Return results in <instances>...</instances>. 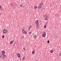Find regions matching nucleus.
<instances>
[{
  "mask_svg": "<svg viewBox=\"0 0 61 61\" xmlns=\"http://www.w3.org/2000/svg\"><path fill=\"white\" fill-rule=\"evenodd\" d=\"M2 55L4 57H5L6 56L5 55V51H2Z\"/></svg>",
  "mask_w": 61,
  "mask_h": 61,
  "instance_id": "nucleus-1",
  "label": "nucleus"
},
{
  "mask_svg": "<svg viewBox=\"0 0 61 61\" xmlns=\"http://www.w3.org/2000/svg\"><path fill=\"white\" fill-rule=\"evenodd\" d=\"M8 32V30H5V29H4L3 30V33L4 34L6 33H7Z\"/></svg>",
  "mask_w": 61,
  "mask_h": 61,
  "instance_id": "nucleus-2",
  "label": "nucleus"
},
{
  "mask_svg": "<svg viewBox=\"0 0 61 61\" xmlns=\"http://www.w3.org/2000/svg\"><path fill=\"white\" fill-rule=\"evenodd\" d=\"M22 33L23 34H26V32L24 30V29H22Z\"/></svg>",
  "mask_w": 61,
  "mask_h": 61,
  "instance_id": "nucleus-3",
  "label": "nucleus"
},
{
  "mask_svg": "<svg viewBox=\"0 0 61 61\" xmlns=\"http://www.w3.org/2000/svg\"><path fill=\"white\" fill-rule=\"evenodd\" d=\"M46 33L45 32H44L42 35V36L43 37H45L46 36Z\"/></svg>",
  "mask_w": 61,
  "mask_h": 61,
  "instance_id": "nucleus-4",
  "label": "nucleus"
},
{
  "mask_svg": "<svg viewBox=\"0 0 61 61\" xmlns=\"http://www.w3.org/2000/svg\"><path fill=\"white\" fill-rule=\"evenodd\" d=\"M45 16L46 18L45 19V20H48V19H47V18H48V17L46 15H45Z\"/></svg>",
  "mask_w": 61,
  "mask_h": 61,
  "instance_id": "nucleus-5",
  "label": "nucleus"
},
{
  "mask_svg": "<svg viewBox=\"0 0 61 61\" xmlns=\"http://www.w3.org/2000/svg\"><path fill=\"white\" fill-rule=\"evenodd\" d=\"M17 56H18V57H20V56H21L20 54H19V53H17Z\"/></svg>",
  "mask_w": 61,
  "mask_h": 61,
  "instance_id": "nucleus-6",
  "label": "nucleus"
},
{
  "mask_svg": "<svg viewBox=\"0 0 61 61\" xmlns=\"http://www.w3.org/2000/svg\"><path fill=\"white\" fill-rule=\"evenodd\" d=\"M36 27L37 29H39V24H37L36 25Z\"/></svg>",
  "mask_w": 61,
  "mask_h": 61,
  "instance_id": "nucleus-7",
  "label": "nucleus"
},
{
  "mask_svg": "<svg viewBox=\"0 0 61 61\" xmlns=\"http://www.w3.org/2000/svg\"><path fill=\"white\" fill-rule=\"evenodd\" d=\"M35 23L37 25V24H38V20H37L36 21H35Z\"/></svg>",
  "mask_w": 61,
  "mask_h": 61,
  "instance_id": "nucleus-8",
  "label": "nucleus"
},
{
  "mask_svg": "<svg viewBox=\"0 0 61 61\" xmlns=\"http://www.w3.org/2000/svg\"><path fill=\"white\" fill-rule=\"evenodd\" d=\"M43 3H42L40 5L41 6V7H42V6H43Z\"/></svg>",
  "mask_w": 61,
  "mask_h": 61,
  "instance_id": "nucleus-9",
  "label": "nucleus"
},
{
  "mask_svg": "<svg viewBox=\"0 0 61 61\" xmlns=\"http://www.w3.org/2000/svg\"><path fill=\"white\" fill-rule=\"evenodd\" d=\"M14 41H11L10 42V44L11 45V44H13V42H14Z\"/></svg>",
  "mask_w": 61,
  "mask_h": 61,
  "instance_id": "nucleus-10",
  "label": "nucleus"
},
{
  "mask_svg": "<svg viewBox=\"0 0 61 61\" xmlns=\"http://www.w3.org/2000/svg\"><path fill=\"white\" fill-rule=\"evenodd\" d=\"M41 6L40 5L39 6H38V8H41Z\"/></svg>",
  "mask_w": 61,
  "mask_h": 61,
  "instance_id": "nucleus-11",
  "label": "nucleus"
},
{
  "mask_svg": "<svg viewBox=\"0 0 61 61\" xmlns=\"http://www.w3.org/2000/svg\"><path fill=\"white\" fill-rule=\"evenodd\" d=\"M50 52L51 53H53V50H51V51H50Z\"/></svg>",
  "mask_w": 61,
  "mask_h": 61,
  "instance_id": "nucleus-12",
  "label": "nucleus"
},
{
  "mask_svg": "<svg viewBox=\"0 0 61 61\" xmlns=\"http://www.w3.org/2000/svg\"><path fill=\"white\" fill-rule=\"evenodd\" d=\"M32 54H34L35 53V51H33L32 52Z\"/></svg>",
  "mask_w": 61,
  "mask_h": 61,
  "instance_id": "nucleus-13",
  "label": "nucleus"
},
{
  "mask_svg": "<svg viewBox=\"0 0 61 61\" xmlns=\"http://www.w3.org/2000/svg\"><path fill=\"white\" fill-rule=\"evenodd\" d=\"M37 8V6H35L34 7V8H35V9H36Z\"/></svg>",
  "mask_w": 61,
  "mask_h": 61,
  "instance_id": "nucleus-14",
  "label": "nucleus"
},
{
  "mask_svg": "<svg viewBox=\"0 0 61 61\" xmlns=\"http://www.w3.org/2000/svg\"><path fill=\"white\" fill-rule=\"evenodd\" d=\"M44 27L45 28H46V25H45L44 26Z\"/></svg>",
  "mask_w": 61,
  "mask_h": 61,
  "instance_id": "nucleus-15",
  "label": "nucleus"
},
{
  "mask_svg": "<svg viewBox=\"0 0 61 61\" xmlns=\"http://www.w3.org/2000/svg\"><path fill=\"white\" fill-rule=\"evenodd\" d=\"M25 57H23L22 58V60H25Z\"/></svg>",
  "mask_w": 61,
  "mask_h": 61,
  "instance_id": "nucleus-16",
  "label": "nucleus"
},
{
  "mask_svg": "<svg viewBox=\"0 0 61 61\" xmlns=\"http://www.w3.org/2000/svg\"><path fill=\"white\" fill-rule=\"evenodd\" d=\"M4 37H5V36H4V35H3L2 37V38H4Z\"/></svg>",
  "mask_w": 61,
  "mask_h": 61,
  "instance_id": "nucleus-17",
  "label": "nucleus"
},
{
  "mask_svg": "<svg viewBox=\"0 0 61 61\" xmlns=\"http://www.w3.org/2000/svg\"><path fill=\"white\" fill-rule=\"evenodd\" d=\"M31 28L30 27V26H29V30H30V29Z\"/></svg>",
  "mask_w": 61,
  "mask_h": 61,
  "instance_id": "nucleus-18",
  "label": "nucleus"
},
{
  "mask_svg": "<svg viewBox=\"0 0 61 61\" xmlns=\"http://www.w3.org/2000/svg\"><path fill=\"white\" fill-rule=\"evenodd\" d=\"M36 37V36H34V38H35Z\"/></svg>",
  "mask_w": 61,
  "mask_h": 61,
  "instance_id": "nucleus-19",
  "label": "nucleus"
},
{
  "mask_svg": "<svg viewBox=\"0 0 61 61\" xmlns=\"http://www.w3.org/2000/svg\"><path fill=\"white\" fill-rule=\"evenodd\" d=\"M47 42H48V43H49L50 42H49V41H47Z\"/></svg>",
  "mask_w": 61,
  "mask_h": 61,
  "instance_id": "nucleus-20",
  "label": "nucleus"
},
{
  "mask_svg": "<svg viewBox=\"0 0 61 61\" xmlns=\"http://www.w3.org/2000/svg\"><path fill=\"white\" fill-rule=\"evenodd\" d=\"M2 57V55H1L0 56V58H1V57Z\"/></svg>",
  "mask_w": 61,
  "mask_h": 61,
  "instance_id": "nucleus-21",
  "label": "nucleus"
},
{
  "mask_svg": "<svg viewBox=\"0 0 61 61\" xmlns=\"http://www.w3.org/2000/svg\"><path fill=\"white\" fill-rule=\"evenodd\" d=\"M12 5H13V4L12 3L11 4V5L12 6H13Z\"/></svg>",
  "mask_w": 61,
  "mask_h": 61,
  "instance_id": "nucleus-22",
  "label": "nucleus"
},
{
  "mask_svg": "<svg viewBox=\"0 0 61 61\" xmlns=\"http://www.w3.org/2000/svg\"><path fill=\"white\" fill-rule=\"evenodd\" d=\"M31 32H29V34H31Z\"/></svg>",
  "mask_w": 61,
  "mask_h": 61,
  "instance_id": "nucleus-23",
  "label": "nucleus"
},
{
  "mask_svg": "<svg viewBox=\"0 0 61 61\" xmlns=\"http://www.w3.org/2000/svg\"><path fill=\"white\" fill-rule=\"evenodd\" d=\"M23 50H24L25 51V48H23Z\"/></svg>",
  "mask_w": 61,
  "mask_h": 61,
  "instance_id": "nucleus-24",
  "label": "nucleus"
},
{
  "mask_svg": "<svg viewBox=\"0 0 61 61\" xmlns=\"http://www.w3.org/2000/svg\"><path fill=\"white\" fill-rule=\"evenodd\" d=\"M14 44H15V41H14Z\"/></svg>",
  "mask_w": 61,
  "mask_h": 61,
  "instance_id": "nucleus-25",
  "label": "nucleus"
},
{
  "mask_svg": "<svg viewBox=\"0 0 61 61\" xmlns=\"http://www.w3.org/2000/svg\"><path fill=\"white\" fill-rule=\"evenodd\" d=\"M31 27H32V26H30V28H31Z\"/></svg>",
  "mask_w": 61,
  "mask_h": 61,
  "instance_id": "nucleus-26",
  "label": "nucleus"
},
{
  "mask_svg": "<svg viewBox=\"0 0 61 61\" xmlns=\"http://www.w3.org/2000/svg\"><path fill=\"white\" fill-rule=\"evenodd\" d=\"M59 56H61V53H60V54H59Z\"/></svg>",
  "mask_w": 61,
  "mask_h": 61,
  "instance_id": "nucleus-27",
  "label": "nucleus"
},
{
  "mask_svg": "<svg viewBox=\"0 0 61 61\" xmlns=\"http://www.w3.org/2000/svg\"><path fill=\"white\" fill-rule=\"evenodd\" d=\"M1 7L0 6V9H1Z\"/></svg>",
  "mask_w": 61,
  "mask_h": 61,
  "instance_id": "nucleus-28",
  "label": "nucleus"
},
{
  "mask_svg": "<svg viewBox=\"0 0 61 61\" xmlns=\"http://www.w3.org/2000/svg\"><path fill=\"white\" fill-rule=\"evenodd\" d=\"M20 6H22V5H20Z\"/></svg>",
  "mask_w": 61,
  "mask_h": 61,
  "instance_id": "nucleus-29",
  "label": "nucleus"
},
{
  "mask_svg": "<svg viewBox=\"0 0 61 61\" xmlns=\"http://www.w3.org/2000/svg\"><path fill=\"white\" fill-rule=\"evenodd\" d=\"M22 38H23V37H24V36H22Z\"/></svg>",
  "mask_w": 61,
  "mask_h": 61,
  "instance_id": "nucleus-30",
  "label": "nucleus"
},
{
  "mask_svg": "<svg viewBox=\"0 0 61 61\" xmlns=\"http://www.w3.org/2000/svg\"><path fill=\"white\" fill-rule=\"evenodd\" d=\"M0 15H1V13H0Z\"/></svg>",
  "mask_w": 61,
  "mask_h": 61,
  "instance_id": "nucleus-31",
  "label": "nucleus"
},
{
  "mask_svg": "<svg viewBox=\"0 0 61 61\" xmlns=\"http://www.w3.org/2000/svg\"><path fill=\"white\" fill-rule=\"evenodd\" d=\"M20 59L21 60V58H20Z\"/></svg>",
  "mask_w": 61,
  "mask_h": 61,
  "instance_id": "nucleus-32",
  "label": "nucleus"
},
{
  "mask_svg": "<svg viewBox=\"0 0 61 61\" xmlns=\"http://www.w3.org/2000/svg\"><path fill=\"white\" fill-rule=\"evenodd\" d=\"M50 6H51V5H50Z\"/></svg>",
  "mask_w": 61,
  "mask_h": 61,
  "instance_id": "nucleus-33",
  "label": "nucleus"
},
{
  "mask_svg": "<svg viewBox=\"0 0 61 61\" xmlns=\"http://www.w3.org/2000/svg\"><path fill=\"white\" fill-rule=\"evenodd\" d=\"M36 61H38V60H36Z\"/></svg>",
  "mask_w": 61,
  "mask_h": 61,
  "instance_id": "nucleus-34",
  "label": "nucleus"
},
{
  "mask_svg": "<svg viewBox=\"0 0 61 61\" xmlns=\"http://www.w3.org/2000/svg\"><path fill=\"white\" fill-rule=\"evenodd\" d=\"M14 45H15V44H14Z\"/></svg>",
  "mask_w": 61,
  "mask_h": 61,
  "instance_id": "nucleus-35",
  "label": "nucleus"
}]
</instances>
